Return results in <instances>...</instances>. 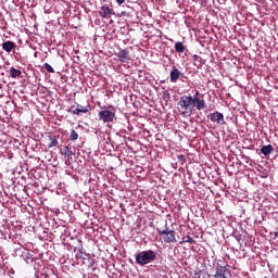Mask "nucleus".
I'll use <instances>...</instances> for the list:
<instances>
[{"instance_id": "2", "label": "nucleus", "mask_w": 278, "mask_h": 278, "mask_svg": "<svg viewBox=\"0 0 278 278\" xmlns=\"http://www.w3.org/2000/svg\"><path fill=\"white\" fill-rule=\"evenodd\" d=\"M192 96H182L177 102V110L182 116L192 115Z\"/></svg>"}, {"instance_id": "6", "label": "nucleus", "mask_w": 278, "mask_h": 278, "mask_svg": "<svg viewBox=\"0 0 278 278\" xmlns=\"http://www.w3.org/2000/svg\"><path fill=\"white\" fill-rule=\"evenodd\" d=\"M112 15H114V9L110 8V5L104 4L99 10V16L101 18H112Z\"/></svg>"}, {"instance_id": "5", "label": "nucleus", "mask_w": 278, "mask_h": 278, "mask_svg": "<svg viewBox=\"0 0 278 278\" xmlns=\"http://www.w3.org/2000/svg\"><path fill=\"white\" fill-rule=\"evenodd\" d=\"M199 94H201V92H199V90H197L192 97V110H194V108H195L197 110L201 111V110H205V108H207L205 100H202L201 98H199Z\"/></svg>"}, {"instance_id": "27", "label": "nucleus", "mask_w": 278, "mask_h": 278, "mask_svg": "<svg viewBox=\"0 0 278 278\" xmlns=\"http://www.w3.org/2000/svg\"><path fill=\"white\" fill-rule=\"evenodd\" d=\"M256 1L257 3H264V0H254Z\"/></svg>"}, {"instance_id": "22", "label": "nucleus", "mask_w": 278, "mask_h": 278, "mask_svg": "<svg viewBox=\"0 0 278 278\" xmlns=\"http://www.w3.org/2000/svg\"><path fill=\"white\" fill-rule=\"evenodd\" d=\"M177 160L180 162V164H186V156L184 154H178Z\"/></svg>"}, {"instance_id": "26", "label": "nucleus", "mask_w": 278, "mask_h": 278, "mask_svg": "<svg viewBox=\"0 0 278 278\" xmlns=\"http://www.w3.org/2000/svg\"><path fill=\"white\" fill-rule=\"evenodd\" d=\"M116 3H118L119 5H123V3H125V0H116Z\"/></svg>"}, {"instance_id": "10", "label": "nucleus", "mask_w": 278, "mask_h": 278, "mask_svg": "<svg viewBox=\"0 0 278 278\" xmlns=\"http://www.w3.org/2000/svg\"><path fill=\"white\" fill-rule=\"evenodd\" d=\"M78 254H76V260H83L86 261L88 257H90V254L84 252V243H81V240H78Z\"/></svg>"}, {"instance_id": "1", "label": "nucleus", "mask_w": 278, "mask_h": 278, "mask_svg": "<svg viewBox=\"0 0 278 278\" xmlns=\"http://www.w3.org/2000/svg\"><path fill=\"white\" fill-rule=\"evenodd\" d=\"M135 260L138 266H147L157 260V254L153 250L141 251L135 254Z\"/></svg>"}, {"instance_id": "9", "label": "nucleus", "mask_w": 278, "mask_h": 278, "mask_svg": "<svg viewBox=\"0 0 278 278\" xmlns=\"http://www.w3.org/2000/svg\"><path fill=\"white\" fill-rule=\"evenodd\" d=\"M119 62H129V60H131V54L129 53V50L125 49V50H119L118 53L116 54Z\"/></svg>"}, {"instance_id": "8", "label": "nucleus", "mask_w": 278, "mask_h": 278, "mask_svg": "<svg viewBox=\"0 0 278 278\" xmlns=\"http://www.w3.org/2000/svg\"><path fill=\"white\" fill-rule=\"evenodd\" d=\"M184 77V73L179 71V68L173 66L170 73H169V79L172 84H177L179 81V78Z\"/></svg>"}, {"instance_id": "17", "label": "nucleus", "mask_w": 278, "mask_h": 278, "mask_svg": "<svg viewBox=\"0 0 278 278\" xmlns=\"http://www.w3.org/2000/svg\"><path fill=\"white\" fill-rule=\"evenodd\" d=\"M186 242H188L189 244H194V239L190 236L182 237L180 244H186Z\"/></svg>"}, {"instance_id": "7", "label": "nucleus", "mask_w": 278, "mask_h": 278, "mask_svg": "<svg viewBox=\"0 0 278 278\" xmlns=\"http://www.w3.org/2000/svg\"><path fill=\"white\" fill-rule=\"evenodd\" d=\"M212 123H217V125H225V115L220 112L211 113L207 116Z\"/></svg>"}, {"instance_id": "28", "label": "nucleus", "mask_w": 278, "mask_h": 278, "mask_svg": "<svg viewBox=\"0 0 278 278\" xmlns=\"http://www.w3.org/2000/svg\"><path fill=\"white\" fill-rule=\"evenodd\" d=\"M275 238H278V231H277V232H275Z\"/></svg>"}, {"instance_id": "3", "label": "nucleus", "mask_w": 278, "mask_h": 278, "mask_svg": "<svg viewBox=\"0 0 278 278\" xmlns=\"http://www.w3.org/2000/svg\"><path fill=\"white\" fill-rule=\"evenodd\" d=\"M99 121L102 123L110 125V123H114V118H116V113L110 110H102L98 113Z\"/></svg>"}, {"instance_id": "25", "label": "nucleus", "mask_w": 278, "mask_h": 278, "mask_svg": "<svg viewBox=\"0 0 278 278\" xmlns=\"http://www.w3.org/2000/svg\"><path fill=\"white\" fill-rule=\"evenodd\" d=\"M43 278H58V276H55V275H45V277Z\"/></svg>"}, {"instance_id": "4", "label": "nucleus", "mask_w": 278, "mask_h": 278, "mask_svg": "<svg viewBox=\"0 0 278 278\" xmlns=\"http://www.w3.org/2000/svg\"><path fill=\"white\" fill-rule=\"evenodd\" d=\"M157 232L160 236H163V240L164 242H166V244H172V242H177L174 230H169L168 228H165L164 230L157 229Z\"/></svg>"}, {"instance_id": "20", "label": "nucleus", "mask_w": 278, "mask_h": 278, "mask_svg": "<svg viewBox=\"0 0 278 278\" xmlns=\"http://www.w3.org/2000/svg\"><path fill=\"white\" fill-rule=\"evenodd\" d=\"M63 153H64V155H67V160H71V157H73V151H71V150L68 149V147H65Z\"/></svg>"}, {"instance_id": "19", "label": "nucleus", "mask_w": 278, "mask_h": 278, "mask_svg": "<svg viewBox=\"0 0 278 278\" xmlns=\"http://www.w3.org/2000/svg\"><path fill=\"white\" fill-rule=\"evenodd\" d=\"M77 138H79V135L77 134V131H75V129L71 130L70 139L73 142H75V140H77Z\"/></svg>"}, {"instance_id": "23", "label": "nucleus", "mask_w": 278, "mask_h": 278, "mask_svg": "<svg viewBox=\"0 0 278 278\" xmlns=\"http://www.w3.org/2000/svg\"><path fill=\"white\" fill-rule=\"evenodd\" d=\"M77 109L83 110V111H80V114H88V112H89V110L87 108L81 106V105H78Z\"/></svg>"}, {"instance_id": "15", "label": "nucleus", "mask_w": 278, "mask_h": 278, "mask_svg": "<svg viewBox=\"0 0 278 278\" xmlns=\"http://www.w3.org/2000/svg\"><path fill=\"white\" fill-rule=\"evenodd\" d=\"M21 75H23L21 70H16L15 67L10 68V77H12V79H16V77H21Z\"/></svg>"}, {"instance_id": "12", "label": "nucleus", "mask_w": 278, "mask_h": 278, "mask_svg": "<svg viewBox=\"0 0 278 278\" xmlns=\"http://www.w3.org/2000/svg\"><path fill=\"white\" fill-rule=\"evenodd\" d=\"M192 60H193V64H194V66H197V68H201V66H204V64H205V59H203V58H201L199 54H194L193 56H192Z\"/></svg>"}, {"instance_id": "11", "label": "nucleus", "mask_w": 278, "mask_h": 278, "mask_svg": "<svg viewBox=\"0 0 278 278\" xmlns=\"http://www.w3.org/2000/svg\"><path fill=\"white\" fill-rule=\"evenodd\" d=\"M229 265L226 266H219L216 268V273L215 275H213V277L215 278H227V275H229L227 268Z\"/></svg>"}, {"instance_id": "24", "label": "nucleus", "mask_w": 278, "mask_h": 278, "mask_svg": "<svg viewBox=\"0 0 278 278\" xmlns=\"http://www.w3.org/2000/svg\"><path fill=\"white\" fill-rule=\"evenodd\" d=\"M81 112H86L84 110H78L77 108L73 111H71L72 114H76L77 116H79V114H81Z\"/></svg>"}, {"instance_id": "13", "label": "nucleus", "mask_w": 278, "mask_h": 278, "mask_svg": "<svg viewBox=\"0 0 278 278\" xmlns=\"http://www.w3.org/2000/svg\"><path fill=\"white\" fill-rule=\"evenodd\" d=\"M16 47V43L14 41H4L2 43V49L7 51V53H11V51Z\"/></svg>"}, {"instance_id": "29", "label": "nucleus", "mask_w": 278, "mask_h": 278, "mask_svg": "<svg viewBox=\"0 0 278 278\" xmlns=\"http://www.w3.org/2000/svg\"><path fill=\"white\" fill-rule=\"evenodd\" d=\"M74 251H77V248H74Z\"/></svg>"}, {"instance_id": "14", "label": "nucleus", "mask_w": 278, "mask_h": 278, "mask_svg": "<svg viewBox=\"0 0 278 278\" xmlns=\"http://www.w3.org/2000/svg\"><path fill=\"white\" fill-rule=\"evenodd\" d=\"M273 151H275V148H273L271 144L263 146L261 148V153H263V155H270Z\"/></svg>"}, {"instance_id": "16", "label": "nucleus", "mask_w": 278, "mask_h": 278, "mask_svg": "<svg viewBox=\"0 0 278 278\" xmlns=\"http://www.w3.org/2000/svg\"><path fill=\"white\" fill-rule=\"evenodd\" d=\"M176 53H184L186 51V46H184V42L177 41L174 46Z\"/></svg>"}, {"instance_id": "18", "label": "nucleus", "mask_w": 278, "mask_h": 278, "mask_svg": "<svg viewBox=\"0 0 278 278\" xmlns=\"http://www.w3.org/2000/svg\"><path fill=\"white\" fill-rule=\"evenodd\" d=\"M50 140L51 141H50V143L48 146L49 149H51L52 147H58V144H59L58 138H55V137L51 138L50 137Z\"/></svg>"}, {"instance_id": "21", "label": "nucleus", "mask_w": 278, "mask_h": 278, "mask_svg": "<svg viewBox=\"0 0 278 278\" xmlns=\"http://www.w3.org/2000/svg\"><path fill=\"white\" fill-rule=\"evenodd\" d=\"M43 68H46L48 73H55V70H53V67L49 63H45Z\"/></svg>"}]
</instances>
